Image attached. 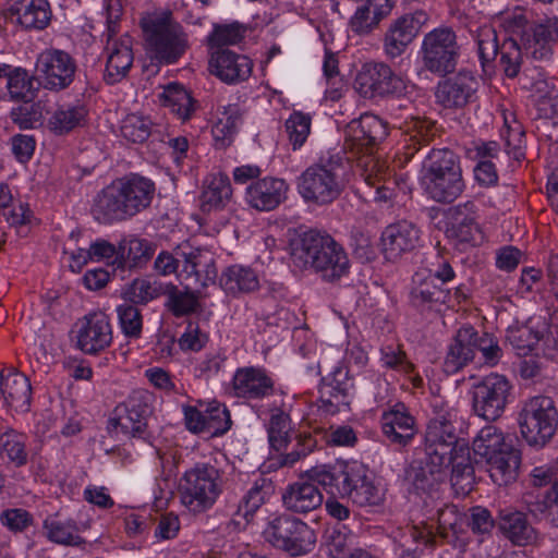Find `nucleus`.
<instances>
[{
	"mask_svg": "<svg viewBox=\"0 0 558 558\" xmlns=\"http://www.w3.org/2000/svg\"><path fill=\"white\" fill-rule=\"evenodd\" d=\"M474 336L475 329L471 326H463L458 330L445 359L444 366L447 373H457L474 359Z\"/></svg>",
	"mask_w": 558,
	"mask_h": 558,
	"instance_id": "nucleus-40",
	"label": "nucleus"
},
{
	"mask_svg": "<svg viewBox=\"0 0 558 558\" xmlns=\"http://www.w3.org/2000/svg\"><path fill=\"white\" fill-rule=\"evenodd\" d=\"M423 13L405 14L393 21L384 38V51L389 59L400 57L421 28Z\"/></svg>",
	"mask_w": 558,
	"mask_h": 558,
	"instance_id": "nucleus-31",
	"label": "nucleus"
},
{
	"mask_svg": "<svg viewBox=\"0 0 558 558\" xmlns=\"http://www.w3.org/2000/svg\"><path fill=\"white\" fill-rule=\"evenodd\" d=\"M291 418L282 409L271 410L267 433L270 446L279 451L290 441Z\"/></svg>",
	"mask_w": 558,
	"mask_h": 558,
	"instance_id": "nucleus-55",
	"label": "nucleus"
},
{
	"mask_svg": "<svg viewBox=\"0 0 558 558\" xmlns=\"http://www.w3.org/2000/svg\"><path fill=\"white\" fill-rule=\"evenodd\" d=\"M511 385L499 374H490L472 387V408L476 415L486 421L499 418L508 403Z\"/></svg>",
	"mask_w": 558,
	"mask_h": 558,
	"instance_id": "nucleus-13",
	"label": "nucleus"
},
{
	"mask_svg": "<svg viewBox=\"0 0 558 558\" xmlns=\"http://www.w3.org/2000/svg\"><path fill=\"white\" fill-rule=\"evenodd\" d=\"M348 371L336 367L331 377L324 379L319 389V408L328 414H335L341 407L349 405Z\"/></svg>",
	"mask_w": 558,
	"mask_h": 558,
	"instance_id": "nucleus-37",
	"label": "nucleus"
},
{
	"mask_svg": "<svg viewBox=\"0 0 558 558\" xmlns=\"http://www.w3.org/2000/svg\"><path fill=\"white\" fill-rule=\"evenodd\" d=\"M198 305L196 295L186 290H179L175 286L168 288V302L169 311L177 317L193 313Z\"/></svg>",
	"mask_w": 558,
	"mask_h": 558,
	"instance_id": "nucleus-62",
	"label": "nucleus"
},
{
	"mask_svg": "<svg viewBox=\"0 0 558 558\" xmlns=\"http://www.w3.org/2000/svg\"><path fill=\"white\" fill-rule=\"evenodd\" d=\"M312 477L329 494L347 497L360 507L379 506L384 501L380 489L359 469L313 471Z\"/></svg>",
	"mask_w": 558,
	"mask_h": 558,
	"instance_id": "nucleus-6",
	"label": "nucleus"
},
{
	"mask_svg": "<svg viewBox=\"0 0 558 558\" xmlns=\"http://www.w3.org/2000/svg\"><path fill=\"white\" fill-rule=\"evenodd\" d=\"M287 191L284 180L264 178L247 187L246 199L257 210H272L286 199Z\"/></svg>",
	"mask_w": 558,
	"mask_h": 558,
	"instance_id": "nucleus-36",
	"label": "nucleus"
},
{
	"mask_svg": "<svg viewBox=\"0 0 558 558\" xmlns=\"http://www.w3.org/2000/svg\"><path fill=\"white\" fill-rule=\"evenodd\" d=\"M381 430L391 445L405 447L416 434L415 418L404 403L398 402L381 414Z\"/></svg>",
	"mask_w": 558,
	"mask_h": 558,
	"instance_id": "nucleus-29",
	"label": "nucleus"
},
{
	"mask_svg": "<svg viewBox=\"0 0 558 558\" xmlns=\"http://www.w3.org/2000/svg\"><path fill=\"white\" fill-rule=\"evenodd\" d=\"M328 470L326 466H315L305 471L299 481L287 486L282 494V502L287 510L293 513H308L323 504L324 497L317 485L319 481L312 477L313 471Z\"/></svg>",
	"mask_w": 558,
	"mask_h": 558,
	"instance_id": "nucleus-20",
	"label": "nucleus"
},
{
	"mask_svg": "<svg viewBox=\"0 0 558 558\" xmlns=\"http://www.w3.org/2000/svg\"><path fill=\"white\" fill-rule=\"evenodd\" d=\"M155 191V183L145 177L120 178L96 194L90 213L101 225L125 221L150 206Z\"/></svg>",
	"mask_w": 558,
	"mask_h": 558,
	"instance_id": "nucleus-1",
	"label": "nucleus"
},
{
	"mask_svg": "<svg viewBox=\"0 0 558 558\" xmlns=\"http://www.w3.org/2000/svg\"><path fill=\"white\" fill-rule=\"evenodd\" d=\"M486 463L489 465L493 482L499 486H507L514 483L519 476L521 452L512 446Z\"/></svg>",
	"mask_w": 558,
	"mask_h": 558,
	"instance_id": "nucleus-46",
	"label": "nucleus"
},
{
	"mask_svg": "<svg viewBox=\"0 0 558 558\" xmlns=\"http://www.w3.org/2000/svg\"><path fill=\"white\" fill-rule=\"evenodd\" d=\"M391 9L390 0H363L350 20V27L356 34H368L389 15Z\"/></svg>",
	"mask_w": 558,
	"mask_h": 558,
	"instance_id": "nucleus-41",
	"label": "nucleus"
},
{
	"mask_svg": "<svg viewBox=\"0 0 558 558\" xmlns=\"http://www.w3.org/2000/svg\"><path fill=\"white\" fill-rule=\"evenodd\" d=\"M446 234L460 243H475L478 227L475 222V204L466 202L445 210Z\"/></svg>",
	"mask_w": 558,
	"mask_h": 558,
	"instance_id": "nucleus-32",
	"label": "nucleus"
},
{
	"mask_svg": "<svg viewBox=\"0 0 558 558\" xmlns=\"http://www.w3.org/2000/svg\"><path fill=\"white\" fill-rule=\"evenodd\" d=\"M245 34V28L240 23L216 25L208 37L211 48L223 49V46L240 43Z\"/></svg>",
	"mask_w": 558,
	"mask_h": 558,
	"instance_id": "nucleus-63",
	"label": "nucleus"
},
{
	"mask_svg": "<svg viewBox=\"0 0 558 558\" xmlns=\"http://www.w3.org/2000/svg\"><path fill=\"white\" fill-rule=\"evenodd\" d=\"M448 466H437L430 463L425 454L424 460H414L405 471V481L417 492L433 490L444 478Z\"/></svg>",
	"mask_w": 558,
	"mask_h": 558,
	"instance_id": "nucleus-43",
	"label": "nucleus"
},
{
	"mask_svg": "<svg viewBox=\"0 0 558 558\" xmlns=\"http://www.w3.org/2000/svg\"><path fill=\"white\" fill-rule=\"evenodd\" d=\"M232 389L238 398L250 400L267 398L275 391L274 381L266 371L254 366L241 367L235 371Z\"/></svg>",
	"mask_w": 558,
	"mask_h": 558,
	"instance_id": "nucleus-30",
	"label": "nucleus"
},
{
	"mask_svg": "<svg viewBox=\"0 0 558 558\" xmlns=\"http://www.w3.org/2000/svg\"><path fill=\"white\" fill-rule=\"evenodd\" d=\"M162 294L161 284L147 279H135L124 292L125 301L145 305Z\"/></svg>",
	"mask_w": 558,
	"mask_h": 558,
	"instance_id": "nucleus-58",
	"label": "nucleus"
},
{
	"mask_svg": "<svg viewBox=\"0 0 558 558\" xmlns=\"http://www.w3.org/2000/svg\"><path fill=\"white\" fill-rule=\"evenodd\" d=\"M520 432L532 447L542 448L558 427V411L551 398L537 396L527 400L519 413Z\"/></svg>",
	"mask_w": 558,
	"mask_h": 558,
	"instance_id": "nucleus-9",
	"label": "nucleus"
},
{
	"mask_svg": "<svg viewBox=\"0 0 558 558\" xmlns=\"http://www.w3.org/2000/svg\"><path fill=\"white\" fill-rule=\"evenodd\" d=\"M156 245L146 239L132 236L120 242L121 260L123 266L137 267L146 264L154 255Z\"/></svg>",
	"mask_w": 558,
	"mask_h": 558,
	"instance_id": "nucleus-51",
	"label": "nucleus"
},
{
	"mask_svg": "<svg viewBox=\"0 0 558 558\" xmlns=\"http://www.w3.org/2000/svg\"><path fill=\"white\" fill-rule=\"evenodd\" d=\"M506 340L519 355L534 352L536 356L553 359L557 353V341L546 327L534 329L529 325L509 326Z\"/></svg>",
	"mask_w": 558,
	"mask_h": 558,
	"instance_id": "nucleus-19",
	"label": "nucleus"
},
{
	"mask_svg": "<svg viewBox=\"0 0 558 558\" xmlns=\"http://www.w3.org/2000/svg\"><path fill=\"white\" fill-rule=\"evenodd\" d=\"M220 287L231 295L251 293L259 288V279L256 272L242 265L227 267L219 279Z\"/></svg>",
	"mask_w": 558,
	"mask_h": 558,
	"instance_id": "nucleus-44",
	"label": "nucleus"
},
{
	"mask_svg": "<svg viewBox=\"0 0 558 558\" xmlns=\"http://www.w3.org/2000/svg\"><path fill=\"white\" fill-rule=\"evenodd\" d=\"M380 240L385 257L395 260L420 245L421 230L412 221L399 220L384 229Z\"/></svg>",
	"mask_w": 558,
	"mask_h": 558,
	"instance_id": "nucleus-26",
	"label": "nucleus"
},
{
	"mask_svg": "<svg viewBox=\"0 0 558 558\" xmlns=\"http://www.w3.org/2000/svg\"><path fill=\"white\" fill-rule=\"evenodd\" d=\"M520 83L537 99L538 110L545 118H554L558 112V80L548 77L537 68H524Z\"/></svg>",
	"mask_w": 558,
	"mask_h": 558,
	"instance_id": "nucleus-22",
	"label": "nucleus"
},
{
	"mask_svg": "<svg viewBox=\"0 0 558 558\" xmlns=\"http://www.w3.org/2000/svg\"><path fill=\"white\" fill-rule=\"evenodd\" d=\"M450 465L452 466L450 478L452 487L457 494L468 495L475 483L469 444H461V447H458V453L452 456Z\"/></svg>",
	"mask_w": 558,
	"mask_h": 558,
	"instance_id": "nucleus-45",
	"label": "nucleus"
},
{
	"mask_svg": "<svg viewBox=\"0 0 558 558\" xmlns=\"http://www.w3.org/2000/svg\"><path fill=\"white\" fill-rule=\"evenodd\" d=\"M457 418L454 409H446L437 412L427 424L424 450L428 461L437 466H450L452 456L458 453V447L468 444L459 438Z\"/></svg>",
	"mask_w": 558,
	"mask_h": 558,
	"instance_id": "nucleus-8",
	"label": "nucleus"
},
{
	"mask_svg": "<svg viewBox=\"0 0 558 558\" xmlns=\"http://www.w3.org/2000/svg\"><path fill=\"white\" fill-rule=\"evenodd\" d=\"M402 129L414 145L427 144L437 134L436 123L426 118L411 117L404 122Z\"/></svg>",
	"mask_w": 558,
	"mask_h": 558,
	"instance_id": "nucleus-59",
	"label": "nucleus"
},
{
	"mask_svg": "<svg viewBox=\"0 0 558 558\" xmlns=\"http://www.w3.org/2000/svg\"><path fill=\"white\" fill-rule=\"evenodd\" d=\"M35 78L26 70L14 68L9 75L7 88L12 100L25 104L34 101L38 87L35 86Z\"/></svg>",
	"mask_w": 558,
	"mask_h": 558,
	"instance_id": "nucleus-53",
	"label": "nucleus"
},
{
	"mask_svg": "<svg viewBox=\"0 0 558 558\" xmlns=\"http://www.w3.org/2000/svg\"><path fill=\"white\" fill-rule=\"evenodd\" d=\"M286 131L293 149L300 148L311 132V117L302 112H293L286 121Z\"/></svg>",
	"mask_w": 558,
	"mask_h": 558,
	"instance_id": "nucleus-64",
	"label": "nucleus"
},
{
	"mask_svg": "<svg viewBox=\"0 0 558 558\" xmlns=\"http://www.w3.org/2000/svg\"><path fill=\"white\" fill-rule=\"evenodd\" d=\"M263 535L272 546L300 556L311 551L316 535L305 522L289 514H281L268 521Z\"/></svg>",
	"mask_w": 558,
	"mask_h": 558,
	"instance_id": "nucleus-11",
	"label": "nucleus"
},
{
	"mask_svg": "<svg viewBox=\"0 0 558 558\" xmlns=\"http://www.w3.org/2000/svg\"><path fill=\"white\" fill-rule=\"evenodd\" d=\"M47 538L56 544L81 547L86 541L80 536L74 520L62 521L57 517H48L43 524Z\"/></svg>",
	"mask_w": 558,
	"mask_h": 558,
	"instance_id": "nucleus-48",
	"label": "nucleus"
},
{
	"mask_svg": "<svg viewBox=\"0 0 558 558\" xmlns=\"http://www.w3.org/2000/svg\"><path fill=\"white\" fill-rule=\"evenodd\" d=\"M345 158L341 150H328L306 168L299 178V193L310 203L327 205L337 199L345 186Z\"/></svg>",
	"mask_w": 558,
	"mask_h": 558,
	"instance_id": "nucleus-3",
	"label": "nucleus"
},
{
	"mask_svg": "<svg viewBox=\"0 0 558 558\" xmlns=\"http://www.w3.org/2000/svg\"><path fill=\"white\" fill-rule=\"evenodd\" d=\"M470 33L477 44L478 57L485 73L493 70V61L498 53V41L496 29L489 25H472Z\"/></svg>",
	"mask_w": 558,
	"mask_h": 558,
	"instance_id": "nucleus-49",
	"label": "nucleus"
},
{
	"mask_svg": "<svg viewBox=\"0 0 558 558\" xmlns=\"http://www.w3.org/2000/svg\"><path fill=\"white\" fill-rule=\"evenodd\" d=\"M356 156V167L365 183L364 197L377 203H386L391 199L395 194V181L392 171L386 161L376 156L375 153Z\"/></svg>",
	"mask_w": 558,
	"mask_h": 558,
	"instance_id": "nucleus-16",
	"label": "nucleus"
},
{
	"mask_svg": "<svg viewBox=\"0 0 558 558\" xmlns=\"http://www.w3.org/2000/svg\"><path fill=\"white\" fill-rule=\"evenodd\" d=\"M356 156V167L365 183L364 197L377 203H386L391 199L395 194V181L392 171L386 161L376 156L375 153Z\"/></svg>",
	"mask_w": 558,
	"mask_h": 558,
	"instance_id": "nucleus-15",
	"label": "nucleus"
},
{
	"mask_svg": "<svg viewBox=\"0 0 558 558\" xmlns=\"http://www.w3.org/2000/svg\"><path fill=\"white\" fill-rule=\"evenodd\" d=\"M141 26L146 51L159 64H174L190 49L189 35L171 12L143 17Z\"/></svg>",
	"mask_w": 558,
	"mask_h": 558,
	"instance_id": "nucleus-4",
	"label": "nucleus"
},
{
	"mask_svg": "<svg viewBox=\"0 0 558 558\" xmlns=\"http://www.w3.org/2000/svg\"><path fill=\"white\" fill-rule=\"evenodd\" d=\"M524 56L527 54L518 40L510 38L502 44L499 64L508 78L518 77L520 73L522 74L524 68H529L525 64Z\"/></svg>",
	"mask_w": 558,
	"mask_h": 558,
	"instance_id": "nucleus-54",
	"label": "nucleus"
},
{
	"mask_svg": "<svg viewBox=\"0 0 558 558\" xmlns=\"http://www.w3.org/2000/svg\"><path fill=\"white\" fill-rule=\"evenodd\" d=\"M459 45L456 33L449 27L427 33L422 44V59L426 70L445 76L456 70Z\"/></svg>",
	"mask_w": 558,
	"mask_h": 558,
	"instance_id": "nucleus-12",
	"label": "nucleus"
},
{
	"mask_svg": "<svg viewBox=\"0 0 558 558\" xmlns=\"http://www.w3.org/2000/svg\"><path fill=\"white\" fill-rule=\"evenodd\" d=\"M388 135L387 123L372 113H364L345 128V147L354 155L375 153Z\"/></svg>",
	"mask_w": 558,
	"mask_h": 558,
	"instance_id": "nucleus-18",
	"label": "nucleus"
},
{
	"mask_svg": "<svg viewBox=\"0 0 558 558\" xmlns=\"http://www.w3.org/2000/svg\"><path fill=\"white\" fill-rule=\"evenodd\" d=\"M512 446V440L501 429L494 425H487L473 439L472 450L475 457L488 462L498 454L505 453Z\"/></svg>",
	"mask_w": 558,
	"mask_h": 558,
	"instance_id": "nucleus-39",
	"label": "nucleus"
},
{
	"mask_svg": "<svg viewBox=\"0 0 558 558\" xmlns=\"http://www.w3.org/2000/svg\"><path fill=\"white\" fill-rule=\"evenodd\" d=\"M223 473L209 462L196 463L185 471L180 483L182 505L193 513L210 509L222 492Z\"/></svg>",
	"mask_w": 558,
	"mask_h": 558,
	"instance_id": "nucleus-7",
	"label": "nucleus"
},
{
	"mask_svg": "<svg viewBox=\"0 0 558 558\" xmlns=\"http://www.w3.org/2000/svg\"><path fill=\"white\" fill-rule=\"evenodd\" d=\"M450 300V291L437 286L433 276H425L423 272L414 275L409 302L417 312L421 314L439 312L440 307Z\"/></svg>",
	"mask_w": 558,
	"mask_h": 558,
	"instance_id": "nucleus-27",
	"label": "nucleus"
},
{
	"mask_svg": "<svg viewBox=\"0 0 558 558\" xmlns=\"http://www.w3.org/2000/svg\"><path fill=\"white\" fill-rule=\"evenodd\" d=\"M477 87L478 83L471 73L459 72L437 84L436 101L447 109H462L475 99Z\"/></svg>",
	"mask_w": 558,
	"mask_h": 558,
	"instance_id": "nucleus-25",
	"label": "nucleus"
},
{
	"mask_svg": "<svg viewBox=\"0 0 558 558\" xmlns=\"http://www.w3.org/2000/svg\"><path fill=\"white\" fill-rule=\"evenodd\" d=\"M151 121L141 114H128L121 123V135L132 143L145 142L151 133Z\"/></svg>",
	"mask_w": 558,
	"mask_h": 558,
	"instance_id": "nucleus-57",
	"label": "nucleus"
},
{
	"mask_svg": "<svg viewBox=\"0 0 558 558\" xmlns=\"http://www.w3.org/2000/svg\"><path fill=\"white\" fill-rule=\"evenodd\" d=\"M26 436L10 429L0 436L1 454L20 466L27 461Z\"/></svg>",
	"mask_w": 558,
	"mask_h": 558,
	"instance_id": "nucleus-56",
	"label": "nucleus"
},
{
	"mask_svg": "<svg viewBox=\"0 0 558 558\" xmlns=\"http://www.w3.org/2000/svg\"><path fill=\"white\" fill-rule=\"evenodd\" d=\"M422 184L437 203L456 201L464 190L459 156L448 148L433 149L423 163Z\"/></svg>",
	"mask_w": 558,
	"mask_h": 558,
	"instance_id": "nucleus-5",
	"label": "nucleus"
},
{
	"mask_svg": "<svg viewBox=\"0 0 558 558\" xmlns=\"http://www.w3.org/2000/svg\"><path fill=\"white\" fill-rule=\"evenodd\" d=\"M232 197V187L228 175L218 173L209 175L203 185L201 209L209 213L226 207Z\"/></svg>",
	"mask_w": 558,
	"mask_h": 558,
	"instance_id": "nucleus-42",
	"label": "nucleus"
},
{
	"mask_svg": "<svg viewBox=\"0 0 558 558\" xmlns=\"http://www.w3.org/2000/svg\"><path fill=\"white\" fill-rule=\"evenodd\" d=\"M354 87L365 98L400 95L404 81L384 62H367L357 72Z\"/></svg>",
	"mask_w": 558,
	"mask_h": 558,
	"instance_id": "nucleus-14",
	"label": "nucleus"
},
{
	"mask_svg": "<svg viewBox=\"0 0 558 558\" xmlns=\"http://www.w3.org/2000/svg\"><path fill=\"white\" fill-rule=\"evenodd\" d=\"M0 390L5 403L15 411L26 412L32 400L29 379L10 367L0 372Z\"/></svg>",
	"mask_w": 558,
	"mask_h": 558,
	"instance_id": "nucleus-34",
	"label": "nucleus"
},
{
	"mask_svg": "<svg viewBox=\"0 0 558 558\" xmlns=\"http://www.w3.org/2000/svg\"><path fill=\"white\" fill-rule=\"evenodd\" d=\"M208 71L226 84H239L250 78L253 61L230 49H216L210 54Z\"/></svg>",
	"mask_w": 558,
	"mask_h": 558,
	"instance_id": "nucleus-24",
	"label": "nucleus"
},
{
	"mask_svg": "<svg viewBox=\"0 0 558 558\" xmlns=\"http://www.w3.org/2000/svg\"><path fill=\"white\" fill-rule=\"evenodd\" d=\"M37 70L44 75L47 88L60 90L73 82L76 64L68 52L47 49L38 56Z\"/></svg>",
	"mask_w": 558,
	"mask_h": 558,
	"instance_id": "nucleus-21",
	"label": "nucleus"
},
{
	"mask_svg": "<svg viewBox=\"0 0 558 558\" xmlns=\"http://www.w3.org/2000/svg\"><path fill=\"white\" fill-rule=\"evenodd\" d=\"M160 99L182 121L189 120L195 111V100L181 84L171 83L166 86Z\"/></svg>",
	"mask_w": 558,
	"mask_h": 558,
	"instance_id": "nucleus-50",
	"label": "nucleus"
},
{
	"mask_svg": "<svg viewBox=\"0 0 558 558\" xmlns=\"http://www.w3.org/2000/svg\"><path fill=\"white\" fill-rule=\"evenodd\" d=\"M185 256L186 243L175 246L172 252L162 251L155 259L154 269L161 276L178 274L179 267L183 268Z\"/></svg>",
	"mask_w": 558,
	"mask_h": 558,
	"instance_id": "nucleus-61",
	"label": "nucleus"
},
{
	"mask_svg": "<svg viewBox=\"0 0 558 558\" xmlns=\"http://www.w3.org/2000/svg\"><path fill=\"white\" fill-rule=\"evenodd\" d=\"M87 108L80 102L59 106L48 120V128L57 135H63L76 128L83 126Z\"/></svg>",
	"mask_w": 558,
	"mask_h": 558,
	"instance_id": "nucleus-47",
	"label": "nucleus"
},
{
	"mask_svg": "<svg viewBox=\"0 0 558 558\" xmlns=\"http://www.w3.org/2000/svg\"><path fill=\"white\" fill-rule=\"evenodd\" d=\"M507 28L519 36L526 54L534 60H549L553 54V43L558 40V19L530 24L522 12H514L506 20Z\"/></svg>",
	"mask_w": 558,
	"mask_h": 558,
	"instance_id": "nucleus-10",
	"label": "nucleus"
},
{
	"mask_svg": "<svg viewBox=\"0 0 558 558\" xmlns=\"http://www.w3.org/2000/svg\"><path fill=\"white\" fill-rule=\"evenodd\" d=\"M291 262L300 270H314L327 282L340 280L351 267L343 246L329 234L316 230L303 233L292 243Z\"/></svg>",
	"mask_w": 558,
	"mask_h": 558,
	"instance_id": "nucleus-2",
	"label": "nucleus"
},
{
	"mask_svg": "<svg viewBox=\"0 0 558 558\" xmlns=\"http://www.w3.org/2000/svg\"><path fill=\"white\" fill-rule=\"evenodd\" d=\"M107 60L104 80L113 85L125 78L133 65V39L128 34L120 38H107Z\"/></svg>",
	"mask_w": 558,
	"mask_h": 558,
	"instance_id": "nucleus-28",
	"label": "nucleus"
},
{
	"mask_svg": "<svg viewBox=\"0 0 558 558\" xmlns=\"http://www.w3.org/2000/svg\"><path fill=\"white\" fill-rule=\"evenodd\" d=\"M117 313L123 333L129 338H140L143 329V317L136 305L125 301L118 306Z\"/></svg>",
	"mask_w": 558,
	"mask_h": 558,
	"instance_id": "nucleus-60",
	"label": "nucleus"
},
{
	"mask_svg": "<svg viewBox=\"0 0 558 558\" xmlns=\"http://www.w3.org/2000/svg\"><path fill=\"white\" fill-rule=\"evenodd\" d=\"M118 416L110 424L122 433L137 438H146L148 418L153 414L150 396L143 390L133 391L129 398L116 408Z\"/></svg>",
	"mask_w": 558,
	"mask_h": 558,
	"instance_id": "nucleus-17",
	"label": "nucleus"
},
{
	"mask_svg": "<svg viewBox=\"0 0 558 558\" xmlns=\"http://www.w3.org/2000/svg\"><path fill=\"white\" fill-rule=\"evenodd\" d=\"M271 483L266 478L257 480L239 502L236 515H241L250 522L254 513L265 504L271 494Z\"/></svg>",
	"mask_w": 558,
	"mask_h": 558,
	"instance_id": "nucleus-52",
	"label": "nucleus"
},
{
	"mask_svg": "<svg viewBox=\"0 0 558 558\" xmlns=\"http://www.w3.org/2000/svg\"><path fill=\"white\" fill-rule=\"evenodd\" d=\"M10 11L25 29H44L51 19L47 0H15Z\"/></svg>",
	"mask_w": 558,
	"mask_h": 558,
	"instance_id": "nucleus-38",
	"label": "nucleus"
},
{
	"mask_svg": "<svg viewBox=\"0 0 558 558\" xmlns=\"http://www.w3.org/2000/svg\"><path fill=\"white\" fill-rule=\"evenodd\" d=\"M185 257L183 268L179 272L180 277L201 287H207L215 282L217 278L216 263L208 251L193 247L186 243Z\"/></svg>",
	"mask_w": 558,
	"mask_h": 558,
	"instance_id": "nucleus-33",
	"label": "nucleus"
},
{
	"mask_svg": "<svg viewBox=\"0 0 558 558\" xmlns=\"http://www.w3.org/2000/svg\"><path fill=\"white\" fill-rule=\"evenodd\" d=\"M498 529L501 534L517 546H529L536 543L538 533L529 522L525 513L513 510H500Z\"/></svg>",
	"mask_w": 558,
	"mask_h": 558,
	"instance_id": "nucleus-35",
	"label": "nucleus"
},
{
	"mask_svg": "<svg viewBox=\"0 0 558 558\" xmlns=\"http://www.w3.org/2000/svg\"><path fill=\"white\" fill-rule=\"evenodd\" d=\"M112 327L109 317L102 312L86 315L76 335L77 348L85 354H98L112 342Z\"/></svg>",
	"mask_w": 558,
	"mask_h": 558,
	"instance_id": "nucleus-23",
	"label": "nucleus"
}]
</instances>
